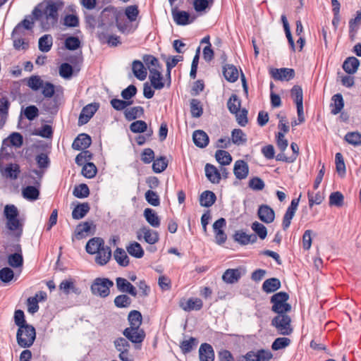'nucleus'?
I'll list each match as a JSON object with an SVG mask.
<instances>
[{
  "label": "nucleus",
  "instance_id": "obj_1",
  "mask_svg": "<svg viewBox=\"0 0 361 361\" xmlns=\"http://www.w3.org/2000/svg\"><path fill=\"white\" fill-rule=\"evenodd\" d=\"M119 13L114 9L105 8L101 16V20L98 25V37L102 42H107L111 46H117L121 43L120 37L109 35L116 22V26L121 32L124 30L118 23Z\"/></svg>",
  "mask_w": 361,
  "mask_h": 361
},
{
  "label": "nucleus",
  "instance_id": "obj_2",
  "mask_svg": "<svg viewBox=\"0 0 361 361\" xmlns=\"http://www.w3.org/2000/svg\"><path fill=\"white\" fill-rule=\"evenodd\" d=\"M43 4L44 8L41 10L36 7L32 16L36 20L41 22L44 30H48L58 22L59 11L63 8L64 3L61 0H46Z\"/></svg>",
  "mask_w": 361,
  "mask_h": 361
},
{
  "label": "nucleus",
  "instance_id": "obj_3",
  "mask_svg": "<svg viewBox=\"0 0 361 361\" xmlns=\"http://www.w3.org/2000/svg\"><path fill=\"white\" fill-rule=\"evenodd\" d=\"M36 338V331L33 326L28 324L18 328L16 334L18 345L23 348L31 347Z\"/></svg>",
  "mask_w": 361,
  "mask_h": 361
},
{
  "label": "nucleus",
  "instance_id": "obj_4",
  "mask_svg": "<svg viewBox=\"0 0 361 361\" xmlns=\"http://www.w3.org/2000/svg\"><path fill=\"white\" fill-rule=\"evenodd\" d=\"M23 138L19 133H13L4 139L0 150V159L10 157L13 154L11 147H20L23 145Z\"/></svg>",
  "mask_w": 361,
  "mask_h": 361
},
{
  "label": "nucleus",
  "instance_id": "obj_5",
  "mask_svg": "<svg viewBox=\"0 0 361 361\" xmlns=\"http://www.w3.org/2000/svg\"><path fill=\"white\" fill-rule=\"evenodd\" d=\"M289 295L285 292H279L273 295L271 302L273 304L271 310L278 314H286L291 310V305L287 302Z\"/></svg>",
  "mask_w": 361,
  "mask_h": 361
},
{
  "label": "nucleus",
  "instance_id": "obj_6",
  "mask_svg": "<svg viewBox=\"0 0 361 361\" xmlns=\"http://www.w3.org/2000/svg\"><path fill=\"white\" fill-rule=\"evenodd\" d=\"M114 286L112 281L107 278H96L90 287L93 295L100 298H106L110 294V288Z\"/></svg>",
  "mask_w": 361,
  "mask_h": 361
},
{
  "label": "nucleus",
  "instance_id": "obj_7",
  "mask_svg": "<svg viewBox=\"0 0 361 361\" xmlns=\"http://www.w3.org/2000/svg\"><path fill=\"white\" fill-rule=\"evenodd\" d=\"M290 322L291 319L289 316L281 314L272 319L271 325L277 329L280 334L288 336L293 331Z\"/></svg>",
  "mask_w": 361,
  "mask_h": 361
},
{
  "label": "nucleus",
  "instance_id": "obj_8",
  "mask_svg": "<svg viewBox=\"0 0 361 361\" xmlns=\"http://www.w3.org/2000/svg\"><path fill=\"white\" fill-rule=\"evenodd\" d=\"M273 357L269 350L260 349L257 351H248L240 361H269Z\"/></svg>",
  "mask_w": 361,
  "mask_h": 361
},
{
  "label": "nucleus",
  "instance_id": "obj_9",
  "mask_svg": "<svg viewBox=\"0 0 361 361\" xmlns=\"http://www.w3.org/2000/svg\"><path fill=\"white\" fill-rule=\"evenodd\" d=\"M123 336L133 343H140L145 337V333L140 327L129 326L123 332Z\"/></svg>",
  "mask_w": 361,
  "mask_h": 361
},
{
  "label": "nucleus",
  "instance_id": "obj_10",
  "mask_svg": "<svg viewBox=\"0 0 361 361\" xmlns=\"http://www.w3.org/2000/svg\"><path fill=\"white\" fill-rule=\"evenodd\" d=\"M137 238L139 240H144L146 243L153 245L158 242L159 235L157 231L147 226H143L137 231Z\"/></svg>",
  "mask_w": 361,
  "mask_h": 361
},
{
  "label": "nucleus",
  "instance_id": "obj_11",
  "mask_svg": "<svg viewBox=\"0 0 361 361\" xmlns=\"http://www.w3.org/2000/svg\"><path fill=\"white\" fill-rule=\"evenodd\" d=\"M300 197V196L298 198L293 199L290 206L288 207L283 218L282 227L283 230H286L290 226L291 220L298 209Z\"/></svg>",
  "mask_w": 361,
  "mask_h": 361
},
{
  "label": "nucleus",
  "instance_id": "obj_12",
  "mask_svg": "<svg viewBox=\"0 0 361 361\" xmlns=\"http://www.w3.org/2000/svg\"><path fill=\"white\" fill-rule=\"evenodd\" d=\"M270 74L274 80L288 81L294 78L295 71L288 68H272Z\"/></svg>",
  "mask_w": 361,
  "mask_h": 361
},
{
  "label": "nucleus",
  "instance_id": "obj_13",
  "mask_svg": "<svg viewBox=\"0 0 361 361\" xmlns=\"http://www.w3.org/2000/svg\"><path fill=\"white\" fill-rule=\"evenodd\" d=\"M99 105L96 103L89 104L82 108L79 116L78 123L80 125L87 123L97 111Z\"/></svg>",
  "mask_w": 361,
  "mask_h": 361
},
{
  "label": "nucleus",
  "instance_id": "obj_14",
  "mask_svg": "<svg viewBox=\"0 0 361 361\" xmlns=\"http://www.w3.org/2000/svg\"><path fill=\"white\" fill-rule=\"evenodd\" d=\"M172 16L176 23L179 25L190 24L195 19L194 16L191 17L188 12L183 11L173 10Z\"/></svg>",
  "mask_w": 361,
  "mask_h": 361
},
{
  "label": "nucleus",
  "instance_id": "obj_15",
  "mask_svg": "<svg viewBox=\"0 0 361 361\" xmlns=\"http://www.w3.org/2000/svg\"><path fill=\"white\" fill-rule=\"evenodd\" d=\"M257 214L259 219L266 224L272 223L275 219L274 211L267 204L261 205L259 207Z\"/></svg>",
  "mask_w": 361,
  "mask_h": 361
},
{
  "label": "nucleus",
  "instance_id": "obj_16",
  "mask_svg": "<svg viewBox=\"0 0 361 361\" xmlns=\"http://www.w3.org/2000/svg\"><path fill=\"white\" fill-rule=\"evenodd\" d=\"M116 287L120 292L129 293L134 297L137 295V290L135 287L127 279L118 277L116 279Z\"/></svg>",
  "mask_w": 361,
  "mask_h": 361
},
{
  "label": "nucleus",
  "instance_id": "obj_17",
  "mask_svg": "<svg viewBox=\"0 0 361 361\" xmlns=\"http://www.w3.org/2000/svg\"><path fill=\"white\" fill-rule=\"evenodd\" d=\"M233 173L237 179L246 178L249 173V166L247 162L243 160L236 161L233 166Z\"/></svg>",
  "mask_w": 361,
  "mask_h": 361
},
{
  "label": "nucleus",
  "instance_id": "obj_18",
  "mask_svg": "<svg viewBox=\"0 0 361 361\" xmlns=\"http://www.w3.org/2000/svg\"><path fill=\"white\" fill-rule=\"evenodd\" d=\"M95 254V262L100 266L106 264L111 257V248L105 245Z\"/></svg>",
  "mask_w": 361,
  "mask_h": 361
},
{
  "label": "nucleus",
  "instance_id": "obj_19",
  "mask_svg": "<svg viewBox=\"0 0 361 361\" xmlns=\"http://www.w3.org/2000/svg\"><path fill=\"white\" fill-rule=\"evenodd\" d=\"M91 137L85 133L80 134L73 141L72 147L76 150H83L91 145Z\"/></svg>",
  "mask_w": 361,
  "mask_h": 361
},
{
  "label": "nucleus",
  "instance_id": "obj_20",
  "mask_svg": "<svg viewBox=\"0 0 361 361\" xmlns=\"http://www.w3.org/2000/svg\"><path fill=\"white\" fill-rule=\"evenodd\" d=\"M199 357L200 361H214V352L211 345L203 343L199 349Z\"/></svg>",
  "mask_w": 361,
  "mask_h": 361
},
{
  "label": "nucleus",
  "instance_id": "obj_21",
  "mask_svg": "<svg viewBox=\"0 0 361 361\" xmlns=\"http://www.w3.org/2000/svg\"><path fill=\"white\" fill-rule=\"evenodd\" d=\"M149 78L154 89L161 90L164 87L161 70H150Z\"/></svg>",
  "mask_w": 361,
  "mask_h": 361
},
{
  "label": "nucleus",
  "instance_id": "obj_22",
  "mask_svg": "<svg viewBox=\"0 0 361 361\" xmlns=\"http://www.w3.org/2000/svg\"><path fill=\"white\" fill-rule=\"evenodd\" d=\"M242 276L240 269H228L222 276V279L226 283H235L238 281Z\"/></svg>",
  "mask_w": 361,
  "mask_h": 361
},
{
  "label": "nucleus",
  "instance_id": "obj_23",
  "mask_svg": "<svg viewBox=\"0 0 361 361\" xmlns=\"http://www.w3.org/2000/svg\"><path fill=\"white\" fill-rule=\"evenodd\" d=\"M132 71L134 75L140 80H144L147 77V68L145 67L143 63L139 60L133 61Z\"/></svg>",
  "mask_w": 361,
  "mask_h": 361
},
{
  "label": "nucleus",
  "instance_id": "obj_24",
  "mask_svg": "<svg viewBox=\"0 0 361 361\" xmlns=\"http://www.w3.org/2000/svg\"><path fill=\"white\" fill-rule=\"evenodd\" d=\"M205 175L208 180L212 183H219L221 180L220 171L212 164L205 165Z\"/></svg>",
  "mask_w": 361,
  "mask_h": 361
},
{
  "label": "nucleus",
  "instance_id": "obj_25",
  "mask_svg": "<svg viewBox=\"0 0 361 361\" xmlns=\"http://www.w3.org/2000/svg\"><path fill=\"white\" fill-rule=\"evenodd\" d=\"M104 245V241L102 238L94 237L88 240L85 249L87 253L94 255Z\"/></svg>",
  "mask_w": 361,
  "mask_h": 361
},
{
  "label": "nucleus",
  "instance_id": "obj_26",
  "mask_svg": "<svg viewBox=\"0 0 361 361\" xmlns=\"http://www.w3.org/2000/svg\"><path fill=\"white\" fill-rule=\"evenodd\" d=\"M192 140L195 145L200 148L207 147L209 140L207 134L201 130H197L193 133Z\"/></svg>",
  "mask_w": 361,
  "mask_h": 361
},
{
  "label": "nucleus",
  "instance_id": "obj_27",
  "mask_svg": "<svg viewBox=\"0 0 361 361\" xmlns=\"http://www.w3.org/2000/svg\"><path fill=\"white\" fill-rule=\"evenodd\" d=\"M223 75L225 79L230 82H235L239 76L237 68L232 64H226L223 66Z\"/></svg>",
  "mask_w": 361,
  "mask_h": 361
},
{
  "label": "nucleus",
  "instance_id": "obj_28",
  "mask_svg": "<svg viewBox=\"0 0 361 361\" xmlns=\"http://www.w3.org/2000/svg\"><path fill=\"white\" fill-rule=\"evenodd\" d=\"M359 66L360 61L354 56H350L344 61L343 68L347 73L354 74L357 72Z\"/></svg>",
  "mask_w": 361,
  "mask_h": 361
},
{
  "label": "nucleus",
  "instance_id": "obj_29",
  "mask_svg": "<svg viewBox=\"0 0 361 361\" xmlns=\"http://www.w3.org/2000/svg\"><path fill=\"white\" fill-rule=\"evenodd\" d=\"M234 239L241 245H247L255 243L257 238L255 234H247L243 231H237L234 235Z\"/></svg>",
  "mask_w": 361,
  "mask_h": 361
},
{
  "label": "nucleus",
  "instance_id": "obj_30",
  "mask_svg": "<svg viewBox=\"0 0 361 361\" xmlns=\"http://www.w3.org/2000/svg\"><path fill=\"white\" fill-rule=\"evenodd\" d=\"M203 303L200 298H190L185 302H181L180 307L187 312L192 310H200L202 307Z\"/></svg>",
  "mask_w": 361,
  "mask_h": 361
},
{
  "label": "nucleus",
  "instance_id": "obj_31",
  "mask_svg": "<svg viewBox=\"0 0 361 361\" xmlns=\"http://www.w3.org/2000/svg\"><path fill=\"white\" fill-rule=\"evenodd\" d=\"M6 219V228L11 231H19V235L22 233L23 221L20 219L18 216H12Z\"/></svg>",
  "mask_w": 361,
  "mask_h": 361
},
{
  "label": "nucleus",
  "instance_id": "obj_32",
  "mask_svg": "<svg viewBox=\"0 0 361 361\" xmlns=\"http://www.w3.org/2000/svg\"><path fill=\"white\" fill-rule=\"evenodd\" d=\"M144 216L147 223L154 228L160 226V219L155 211L151 208H146L144 210Z\"/></svg>",
  "mask_w": 361,
  "mask_h": 361
},
{
  "label": "nucleus",
  "instance_id": "obj_33",
  "mask_svg": "<svg viewBox=\"0 0 361 361\" xmlns=\"http://www.w3.org/2000/svg\"><path fill=\"white\" fill-rule=\"evenodd\" d=\"M10 103L7 98H0V129L3 128L8 116Z\"/></svg>",
  "mask_w": 361,
  "mask_h": 361
},
{
  "label": "nucleus",
  "instance_id": "obj_34",
  "mask_svg": "<svg viewBox=\"0 0 361 361\" xmlns=\"http://www.w3.org/2000/svg\"><path fill=\"white\" fill-rule=\"evenodd\" d=\"M22 195L25 200L33 202L39 199V190L35 186L28 185L23 188Z\"/></svg>",
  "mask_w": 361,
  "mask_h": 361
},
{
  "label": "nucleus",
  "instance_id": "obj_35",
  "mask_svg": "<svg viewBox=\"0 0 361 361\" xmlns=\"http://www.w3.org/2000/svg\"><path fill=\"white\" fill-rule=\"evenodd\" d=\"M35 20V19L34 17L33 18H31V17L25 18L23 21H21L20 23H18L16 26V27L14 28V30L12 32L13 36L15 37L16 35H19L23 28L27 30H32L34 26Z\"/></svg>",
  "mask_w": 361,
  "mask_h": 361
},
{
  "label": "nucleus",
  "instance_id": "obj_36",
  "mask_svg": "<svg viewBox=\"0 0 361 361\" xmlns=\"http://www.w3.org/2000/svg\"><path fill=\"white\" fill-rule=\"evenodd\" d=\"M90 204L87 202L78 204L72 212V217L74 219H82L90 211Z\"/></svg>",
  "mask_w": 361,
  "mask_h": 361
},
{
  "label": "nucleus",
  "instance_id": "obj_37",
  "mask_svg": "<svg viewBox=\"0 0 361 361\" xmlns=\"http://www.w3.org/2000/svg\"><path fill=\"white\" fill-rule=\"evenodd\" d=\"M215 194L209 190L203 192L200 197V204L202 207H209L214 204L216 201Z\"/></svg>",
  "mask_w": 361,
  "mask_h": 361
},
{
  "label": "nucleus",
  "instance_id": "obj_38",
  "mask_svg": "<svg viewBox=\"0 0 361 361\" xmlns=\"http://www.w3.org/2000/svg\"><path fill=\"white\" fill-rule=\"evenodd\" d=\"M59 289L65 294H69L71 291L74 293H79L78 288L75 286V280L72 278L62 281L59 285Z\"/></svg>",
  "mask_w": 361,
  "mask_h": 361
},
{
  "label": "nucleus",
  "instance_id": "obj_39",
  "mask_svg": "<svg viewBox=\"0 0 361 361\" xmlns=\"http://www.w3.org/2000/svg\"><path fill=\"white\" fill-rule=\"evenodd\" d=\"M281 287V282L276 278H271L264 281L262 289L266 293H272Z\"/></svg>",
  "mask_w": 361,
  "mask_h": 361
},
{
  "label": "nucleus",
  "instance_id": "obj_40",
  "mask_svg": "<svg viewBox=\"0 0 361 361\" xmlns=\"http://www.w3.org/2000/svg\"><path fill=\"white\" fill-rule=\"evenodd\" d=\"M53 44V37L51 35H44L39 39L38 47L42 52H48Z\"/></svg>",
  "mask_w": 361,
  "mask_h": 361
},
{
  "label": "nucleus",
  "instance_id": "obj_41",
  "mask_svg": "<svg viewBox=\"0 0 361 361\" xmlns=\"http://www.w3.org/2000/svg\"><path fill=\"white\" fill-rule=\"evenodd\" d=\"M332 101L331 113L336 115L341 111L344 106L343 99L341 94H336L332 97Z\"/></svg>",
  "mask_w": 361,
  "mask_h": 361
},
{
  "label": "nucleus",
  "instance_id": "obj_42",
  "mask_svg": "<svg viewBox=\"0 0 361 361\" xmlns=\"http://www.w3.org/2000/svg\"><path fill=\"white\" fill-rule=\"evenodd\" d=\"M126 250L129 255L135 257L141 258L144 255V250L137 242H133L126 247Z\"/></svg>",
  "mask_w": 361,
  "mask_h": 361
},
{
  "label": "nucleus",
  "instance_id": "obj_43",
  "mask_svg": "<svg viewBox=\"0 0 361 361\" xmlns=\"http://www.w3.org/2000/svg\"><path fill=\"white\" fill-rule=\"evenodd\" d=\"M114 257L117 263L122 267H126L129 264V257L122 248H116L114 253Z\"/></svg>",
  "mask_w": 361,
  "mask_h": 361
},
{
  "label": "nucleus",
  "instance_id": "obj_44",
  "mask_svg": "<svg viewBox=\"0 0 361 361\" xmlns=\"http://www.w3.org/2000/svg\"><path fill=\"white\" fill-rule=\"evenodd\" d=\"M142 60L149 71L150 70H161L159 60L154 56L149 54L144 55Z\"/></svg>",
  "mask_w": 361,
  "mask_h": 361
},
{
  "label": "nucleus",
  "instance_id": "obj_45",
  "mask_svg": "<svg viewBox=\"0 0 361 361\" xmlns=\"http://www.w3.org/2000/svg\"><path fill=\"white\" fill-rule=\"evenodd\" d=\"M2 174L6 178H11L12 180H15L18 178V174L20 173V168L18 164H9L8 165L4 171H2Z\"/></svg>",
  "mask_w": 361,
  "mask_h": 361
},
{
  "label": "nucleus",
  "instance_id": "obj_46",
  "mask_svg": "<svg viewBox=\"0 0 361 361\" xmlns=\"http://www.w3.org/2000/svg\"><path fill=\"white\" fill-rule=\"evenodd\" d=\"M215 158L222 166L229 165L232 161L231 155L225 150H217L215 153Z\"/></svg>",
  "mask_w": 361,
  "mask_h": 361
},
{
  "label": "nucleus",
  "instance_id": "obj_47",
  "mask_svg": "<svg viewBox=\"0 0 361 361\" xmlns=\"http://www.w3.org/2000/svg\"><path fill=\"white\" fill-rule=\"evenodd\" d=\"M144 113V109L142 106H134L125 110V117L128 121L134 120L140 117Z\"/></svg>",
  "mask_w": 361,
  "mask_h": 361
},
{
  "label": "nucleus",
  "instance_id": "obj_48",
  "mask_svg": "<svg viewBox=\"0 0 361 361\" xmlns=\"http://www.w3.org/2000/svg\"><path fill=\"white\" fill-rule=\"evenodd\" d=\"M231 140L236 145H241L246 142V135L240 129H234L231 133Z\"/></svg>",
  "mask_w": 361,
  "mask_h": 361
},
{
  "label": "nucleus",
  "instance_id": "obj_49",
  "mask_svg": "<svg viewBox=\"0 0 361 361\" xmlns=\"http://www.w3.org/2000/svg\"><path fill=\"white\" fill-rule=\"evenodd\" d=\"M168 166V161L164 157H160L154 159L152 169L154 173H159L164 171Z\"/></svg>",
  "mask_w": 361,
  "mask_h": 361
},
{
  "label": "nucleus",
  "instance_id": "obj_50",
  "mask_svg": "<svg viewBox=\"0 0 361 361\" xmlns=\"http://www.w3.org/2000/svg\"><path fill=\"white\" fill-rule=\"evenodd\" d=\"M128 319L130 326L140 327L142 324V314L139 311L132 310L130 312Z\"/></svg>",
  "mask_w": 361,
  "mask_h": 361
},
{
  "label": "nucleus",
  "instance_id": "obj_51",
  "mask_svg": "<svg viewBox=\"0 0 361 361\" xmlns=\"http://www.w3.org/2000/svg\"><path fill=\"white\" fill-rule=\"evenodd\" d=\"M241 102L236 94H232L227 102V107L231 114L240 110Z\"/></svg>",
  "mask_w": 361,
  "mask_h": 361
},
{
  "label": "nucleus",
  "instance_id": "obj_52",
  "mask_svg": "<svg viewBox=\"0 0 361 361\" xmlns=\"http://www.w3.org/2000/svg\"><path fill=\"white\" fill-rule=\"evenodd\" d=\"M345 140L353 146L361 145V133L357 131L349 132L345 135Z\"/></svg>",
  "mask_w": 361,
  "mask_h": 361
},
{
  "label": "nucleus",
  "instance_id": "obj_53",
  "mask_svg": "<svg viewBox=\"0 0 361 361\" xmlns=\"http://www.w3.org/2000/svg\"><path fill=\"white\" fill-rule=\"evenodd\" d=\"M190 112L194 118H199L203 113L200 102L198 99H192L190 101Z\"/></svg>",
  "mask_w": 361,
  "mask_h": 361
},
{
  "label": "nucleus",
  "instance_id": "obj_54",
  "mask_svg": "<svg viewBox=\"0 0 361 361\" xmlns=\"http://www.w3.org/2000/svg\"><path fill=\"white\" fill-rule=\"evenodd\" d=\"M8 264L13 267L18 268L21 267L23 264V258L20 253H14L8 256Z\"/></svg>",
  "mask_w": 361,
  "mask_h": 361
},
{
  "label": "nucleus",
  "instance_id": "obj_55",
  "mask_svg": "<svg viewBox=\"0 0 361 361\" xmlns=\"http://www.w3.org/2000/svg\"><path fill=\"white\" fill-rule=\"evenodd\" d=\"M114 302L116 307L118 308H126L130 305L132 301L130 297L123 294L116 296Z\"/></svg>",
  "mask_w": 361,
  "mask_h": 361
},
{
  "label": "nucleus",
  "instance_id": "obj_56",
  "mask_svg": "<svg viewBox=\"0 0 361 361\" xmlns=\"http://www.w3.org/2000/svg\"><path fill=\"white\" fill-rule=\"evenodd\" d=\"M197 341L196 338L190 337L188 340H184L180 343V349L184 354H187L197 345Z\"/></svg>",
  "mask_w": 361,
  "mask_h": 361
},
{
  "label": "nucleus",
  "instance_id": "obj_57",
  "mask_svg": "<svg viewBox=\"0 0 361 361\" xmlns=\"http://www.w3.org/2000/svg\"><path fill=\"white\" fill-rule=\"evenodd\" d=\"M97 171V167L93 163L87 162L85 164H83L82 174L85 178H92L95 176Z\"/></svg>",
  "mask_w": 361,
  "mask_h": 361
},
{
  "label": "nucleus",
  "instance_id": "obj_58",
  "mask_svg": "<svg viewBox=\"0 0 361 361\" xmlns=\"http://www.w3.org/2000/svg\"><path fill=\"white\" fill-rule=\"evenodd\" d=\"M44 81L39 75H32L27 80V86L34 91L39 90L43 86Z\"/></svg>",
  "mask_w": 361,
  "mask_h": 361
},
{
  "label": "nucleus",
  "instance_id": "obj_59",
  "mask_svg": "<svg viewBox=\"0 0 361 361\" xmlns=\"http://www.w3.org/2000/svg\"><path fill=\"white\" fill-rule=\"evenodd\" d=\"M73 194L78 198H85L89 195L90 190L86 184L82 183L75 187Z\"/></svg>",
  "mask_w": 361,
  "mask_h": 361
},
{
  "label": "nucleus",
  "instance_id": "obj_60",
  "mask_svg": "<svg viewBox=\"0 0 361 361\" xmlns=\"http://www.w3.org/2000/svg\"><path fill=\"white\" fill-rule=\"evenodd\" d=\"M344 197L340 192H334L329 196V204L331 206L341 207L343 204Z\"/></svg>",
  "mask_w": 361,
  "mask_h": 361
},
{
  "label": "nucleus",
  "instance_id": "obj_61",
  "mask_svg": "<svg viewBox=\"0 0 361 361\" xmlns=\"http://www.w3.org/2000/svg\"><path fill=\"white\" fill-rule=\"evenodd\" d=\"M251 228L260 239L264 240L267 237V230L262 224L259 223L258 221H255L252 223Z\"/></svg>",
  "mask_w": 361,
  "mask_h": 361
},
{
  "label": "nucleus",
  "instance_id": "obj_62",
  "mask_svg": "<svg viewBox=\"0 0 361 361\" xmlns=\"http://www.w3.org/2000/svg\"><path fill=\"white\" fill-rule=\"evenodd\" d=\"M114 347H115L116 350L118 353L130 350V345L128 343V341L126 338H122V337L116 338L114 341Z\"/></svg>",
  "mask_w": 361,
  "mask_h": 361
},
{
  "label": "nucleus",
  "instance_id": "obj_63",
  "mask_svg": "<svg viewBox=\"0 0 361 361\" xmlns=\"http://www.w3.org/2000/svg\"><path fill=\"white\" fill-rule=\"evenodd\" d=\"M307 197L310 207L314 204H320L324 199V197L320 192L314 194V192L308 191Z\"/></svg>",
  "mask_w": 361,
  "mask_h": 361
},
{
  "label": "nucleus",
  "instance_id": "obj_64",
  "mask_svg": "<svg viewBox=\"0 0 361 361\" xmlns=\"http://www.w3.org/2000/svg\"><path fill=\"white\" fill-rule=\"evenodd\" d=\"M146 201L154 207H157L160 204L159 197L157 193L153 190H149L145 192Z\"/></svg>",
  "mask_w": 361,
  "mask_h": 361
}]
</instances>
